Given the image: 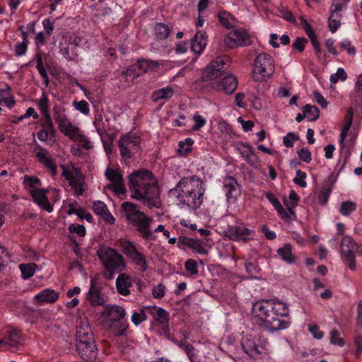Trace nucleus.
I'll return each instance as SVG.
<instances>
[{
	"mask_svg": "<svg viewBox=\"0 0 362 362\" xmlns=\"http://www.w3.org/2000/svg\"><path fill=\"white\" fill-rule=\"evenodd\" d=\"M128 185L132 199L147 204L149 208L157 206L159 189L152 173L144 168L134 171L128 176Z\"/></svg>",
	"mask_w": 362,
	"mask_h": 362,
	"instance_id": "obj_1",
	"label": "nucleus"
},
{
	"mask_svg": "<svg viewBox=\"0 0 362 362\" xmlns=\"http://www.w3.org/2000/svg\"><path fill=\"white\" fill-rule=\"evenodd\" d=\"M197 175L182 177L170 193L176 197L179 204L190 209H198L203 203L205 188Z\"/></svg>",
	"mask_w": 362,
	"mask_h": 362,
	"instance_id": "obj_2",
	"label": "nucleus"
},
{
	"mask_svg": "<svg viewBox=\"0 0 362 362\" xmlns=\"http://www.w3.org/2000/svg\"><path fill=\"white\" fill-rule=\"evenodd\" d=\"M272 309V305L268 303L263 300L256 302L252 306V313L257 319V324L270 332L288 328L290 322L280 320Z\"/></svg>",
	"mask_w": 362,
	"mask_h": 362,
	"instance_id": "obj_3",
	"label": "nucleus"
},
{
	"mask_svg": "<svg viewBox=\"0 0 362 362\" xmlns=\"http://www.w3.org/2000/svg\"><path fill=\"white\" fill-rule=\"evenodd\" d=\"M121 212L129 221L137 228V230L143 238L146 240L153 238V232L150 230L152 219L141 212L137 204L124 202L122 204Z\"/></svg>",
	"mask_w": 362,
	"mask_h": 362,
	"instance_id": "obj_4",
	"label": "nucleus"
},
{
	"mask_svg": "<svg viewBox=\"0 0 362 362\" xmlns=\"http://www.w3.org/2000/svg\"><path fill=\"white\" fill-rule=\"evenodd\" d=\"M97 255L106 269L104 276L107 279H112L115 273L125 269L124 257L112 248L102 246L97 250Z\"/></svg>",
	"mask_w": 362,
	"mask_h": 362,
	"instance_id": "obj_5",
	"label": "nucleus"
},
{
	"mask_svg": "<svg viewBox=\"0 0 362 362\" xmlns=\"http://www.w3.org/2000/svg\"><path fill=\"white\" fill-rule=\"evenodd\" d=\"M274 70L272 57L266 53L259 54L254 62L253 78L257 81L265 80L272 76Z\"/></svg>",
	"mask_w": 362,
	"mask_h": 362,
	"instance_id": "obj_6",
	"label": "nucleus"
},
{
	"mask_svg": "<svg viewBox=\"0 0 362 362\" xmlns=\"http://www.w3.org/2000/svg\"><path fill=\"white\" fill-rule=\"evenodd\" d=\"M117 143L122 158L127 160L133 158L140 149L141 139L136 134L128 133L120 136Z\"/></svg>",
	"mask_w": 362,
	"mask_h": 362,
	"instance_id": "obj_7",
	"label": "nucleus"
},
{
	"mask_svg": "<svg viewBox=\"0 0 362 362\" xmlns=\"http://www.w3.org/2000/svg\"><path fill=\"white\" fill-rule=\"evenodd\" d=\"M230 61L227 57H218L212 61L203 71V81L215 80L222 76L230 66Z\"/></svg>",
	"mask_w": 362,
	"mask_h": 362,
	"instance_id": "obj_8",
	"label": "nucleus"
},
{
	"mask_svg": "<svg viewBox=\"0 0 362 362\" xmlns=\"http://www.w3.org/2000/svg\"><path fill=\"white\" fill-rule=\"evenodd\" d=\"M122 252L139 269L144 272L147 269V262L144 254L139 252L135 245L130 241H123L120 243Z\"/></svg>",
	"mask_w": 362,
	"mask_h": 362,
	"instance_id": "obj_9",
	"label": "nucleus"
},
{
	"mask_svg": "<svg viewBox=\"0 0 362 362\" xmlns=\"http://www.w3.org/2000/svg\"><path fill=\"white\" fill-rule=\"evenodd\" d=\"M340 248L342 258L346 262L349 269L351 270L355 269V252L358 248L357 243L351 237L344 236L341 240Z\"/></svg>",
	"mask_w": 362,
	"mask_h": 362,
	"instance_id": "obj_10",
	"label": "nucleus"
},
{
	"mask_svg": "<svg viewBox=\"0 0 362 362\" xmlns=\"http://www.w3.org/2000/svg\"><path fill=\"white\" fill-rule=\"evenodd\" d=\"M224 44L228 48L246 47L251 45L250 35L245 29L233 30L225 37Z\"/></svg>",
	"mask_w": 362,
	"mask_h": 362,
	"instance_id": "obj_11",
	"label": "nucleus"
},
{
	"mask_svg": "<svg viewBox=\"0 0 362 362\" xmlns=\"http://www.w3.org/2000/svg\"><path fill=\"white\" fill-rule=\"evenodd\" d=\"M34 153L38 161L43 165L52 175H55L57 173V167L49 152L39 144H36Z\"/></svg>",
	"mask_w": 362,
	"mask_h": 362,
	"instance_id": "obj_12",
	"label": "nucleus"
},
{
	"mask_svg": "<svg viewBox=\"0 0 362 362\" xmlns=\"http://www.w3.org/2000/svg\"><path fill=\"white\" fill-rule=\"evenodd\" d=\"M37 105L45 117V121L42 124V129L47 130L51 134H54L55 130L49 112L48 98L45 92L42 93V97L38 100Z\"/></svg>",
	"mask_w": 362,
	"mask_h": 362,
	"instance_id": "obj_13",
	"label": "nucleus"
},
{
	"mask_svg": "<svg viewBox=\"0 0 362 362\" xmlns=\"http://www.w3.org/2000/svg\"><path fill=\"white\" fill-rule=\"evenodd\" d=\"M86 298L93 306L104 305L106 302V297L102 293L101 288L96 285L95 278L90 281V287Z\"/></svg>",
	"mask_w": 362,
	"mask_h": 362,
	"instance_id": "obj_14",
	"label": "nucleus"
},
{
	"mask_svg": "<svg viewBox=\"0 0 362 362\" xmlns=\"http://www.w3.org/2000/svg\"><path fill=\"white\" fill-rule=\"evenodd\" d=\"M76 345H80V344H86L95 343L93 334L89 325L86 322H80V325H76Z\"/></svg>",
	"mask_w": 362,
	"mask_h": 362,
	"instance_id": "obj_15",
	"label": "nucleus"
},
{
	"mask_svg": "<svg viewBox=\"0 0 362 362\" xmlns=\"http://www.w3.org/2000/svg\"><path fill=\"white\" fill-rule=\"evenodd\" d=\"M76 351L81 358L86 362H93L98 356V349L95 343H89L80 345H76Z\"/></svg>",
	"mask_w": 362,
	"mask_h": 362,
	"instance_id": "obj_16",
	"label": "nucleus"
},
{
	"mask_svg": "<svg viewBox=\"0 0 362 362\" xmlns=\"http://www.w3.org/2000/svg\"><path fill=\"white\" fill-rule=\"evenodd\" d=\"M47 189L40 188H30L29 192L32 196L34 202L40 207L43 208L47 212L53 210L52 206L49 204L46 194L48 193Z\"/></svg>",
	"mask_w": 362,
	"mask_h": 362,
	"instance_id": "obj_17",
	"label": "nucleus"
},
{
	"mask_svg": "<svg viewBox=\"0 0 362 362\" xmlns=\"http://www.w3.org/2000/svg\"><path fill=\"white\" fill-rule=\"evenodd\" d=\"M252 231L242 225L231 226L228 228L227 235L232 240H243L246 242L249 240L250 235Z\"/></svg>",
	"mask_w": 362,
	"mask_h": 362,
	"instance_id": "obj_18",
	"label": "nucleus"
},
{
	"mask_svg": "<svg viewBox=\"0 0 362 362\" xmlns=\"http://www.w3.org/2000/svg\"><path fill=\"white\" fill-rule=\"evenodd\" d=\"M212 86L218 90H222L226 94H231L236 89L238 81L233 75H228L226 76L221 82L214 83Z\"/></svg>",
	"mask_w": 362,
	"mask_h": 362,
	"instance_id": "obj_19",
	"label": "nucleus"
},
{
	"mask_svg": "<svg viewBox=\"0 0 362 362\" xmlns=\"http://www.w3.org/2000/svg\"><path fill=\"white\" fill-rule=\"evenodd\" d=\"M21 332L17 329L13 328L8 330L5 337L0 339V344H5L11 348L17 349L21 344Z\"/></svg>",
	"mask_w": 362,
	"mask_h": 362,
	"instance_id": "obj_20",
	"label": "nucleus"
},
{
	"mask_svg": "<svg viewBox=\"0 0 362 362\" xmlns=\"http://www.w3.org/2000/svg\"><path fill=\"white\" fill-rule=\"evenodd\" d=\"M226 195L228 202H233L239 195L238 184L233 177H226L223 181Z\"/></svg>",
	"mask_w": 362,
	"mask_h": 362,
	"instance_id": "obj_21",
	"label": "nucleus"
},
{
	"mask_svg": "<svg viewBox=\"0 0 362 362\" xmlns=\"http://www.w3.org/2000/svg\"><path fill=\"white\" fill-rule=\"evenodd\" d=\"M105 313H106L107 320L111 323L123 321V319L126 315V311L124 308L116 305H107L105 309Z\"/></svg>",
	"mask_w": 362,
	"mask_h": 362,
	"instance_id": "obj_22",
	"label": "nucleus"
},
{
	"mask_svg": "<svg viewBox=\"0 0 362 362\" xmlns=\"http://www.w3.org/2000/svg\"><path fill=\"white\" fill-rule=\"evenodd\" d=\"M93 210L97 215L100 216L105 222L114 224L115 219L109 211L106 204L101 201L93 202Z\"/></svg>",
	"mask_w": 362,
	"mask_h": 362,
	"instance_id": "obj_23",
	"label": "nucleus"
},
{
	"mask_svg": "<svg viewBox=\"0 0 362 362\" xmlns=\"http://www.w3.org/2000/svg\"><path fill=\"white\" fill-rule=\"evenodd\" d=\"M146 310L152 315L153 319L163 327H168L169 322V314L161 308L156 306L146 307Z\"/></svg>",
	"mask_w": 362,
	"mask_h": 362,
	"instance_id": "obj_24",
	"label": "nucleus"
},
{
	"mask_svg": "<svg viewBox=\"0 0 362 362\" xmlns=\"http://www.w3.org/2000/svg\"><path fill=\"white\" fill-rule=\"evenodd\" d=\"M243 351L250 356L257 358L261 354V347L252 338H245L241 344Z\"/></svg>",
	"mask_w": 362,
	"mask_h": 362,
	"instance_id": "obj_25",
	"label": "nucleus"
},
{
	"mask_svg": "<svg viewBox=\"0 0 362 362\" xmlns=\"http://www.w3.org/2000/svg\"><path fill=\"white\" fill-rule=\"evenodd\" d=\"M206 45V33L197 32L191 40V49L193 52L200 54Z\"/></svg>",
	"mask_w": 362,
	"mask_h": 362,
	"instance_id": "obj_26",
	"label": "nucleus"
},
{
	"mask_svg": "<svg viewBox=\"0 0 362 362\" xmlns=\"http://www.w3.org/2000/svg\"><path fill=\"white\" fill-rule=\"evenodd\" d=\"M132 286V281L129 276L124 273H121L116 280V288L118 293L122 296H127L130 293L129 288Z\"/></svg>",
	"mask_w": 362,
	"mask_h": 362,
	"instance_id": "obj_27",
	"label": "nucleus"
},
{
	"mask_svg": "<svg viewBox=\"0 0 362 362\" xmlns=\"http://www.w3.org/2000/svg\"><path fill=\"white\" fill-rule=\"evenodd\" d=\"M34 298L40 304L52 303L58 300L59 293L52 289L47 288L35 296Z\"/></svg>",
	"mask_w": 362,
	"mask_h": 362,
	"instance_id": "obj_28",
	"label": "nucleus"
},
{
	"mask_svg": "<svg viewBox=\"0 0 362 362\" xmlns=\"http://www.w3.org/2000/svg\"><path fill=\"white\" fill-rule=\"evenodd\" d=\"M335 179L334 178L332 175H330L325 183L324 184V187L320 191L318 195V201L320 204L325 205L327 204L328 201V198L331 194L332 190Z\"/></svg>",
	"mask_w": 362,
	"mask_h": 362,
	"instance_id": "obj_29",
	"label": "nucleus"
},
{
	"mask_svg": "<svg viewBox=\"0 0 362 362\" xmlns=\"http://www.w3.org/2000/svg\"><path fill=\"white\" fill-rule=\"evenodd\" d=\"M264 303H268L272 305V310L275 313L276 316L284 317L288 315L289 310L288 305L284 302L275 299L263 300Z\"/></svg>",
	"mask_w": 362,
	"mask_h": 362,
	"instance_id": "obj_30",
	"label": "nucleus"
},
{
	"mask_svg": "<svg viewBox=\"0 0 362 362\" xmlns=\"http://www.w3.org/2000/svg\"><path fill=\"white\" fill-rule=\"evenodd\" d=\"M236 149L249 164L253 165L257 161V156L250 144H241Z\"/></svg>",
	"mask_w": 362,
	"mask_h": 362,
	"instance_id": "obj_31",
	"label": "nucleus"
},
{
	"mask_svg": "<svg viewBox=\"0 0 362 362\" xmlns=\"http://www.w3.org/2000/svg\"><path fill=\"white\" fill-rule=\"evenodd\" d=\"M353 115L354 112L351 107H350L348 110V114L346 117H345L346 123L344 124L342 130L340 134V139H339V143H340V148L341 149H344L345 148L344 141L347 135V132L351 128V126L352 124V119H353Z\"/></svg>",
	"mask_w": 362,
	"mask_h": 362,
	"instance_id": "obj_32",
	"label": "nucleus"
},
{
	"mask_svg": "<svg viewBox=\"0 0 362 362\" xmlns=\"http://www.w3.org/2000/svg\"><path fill=\"white\" fill-rule=\"evenodd\" d=\"M58 127L62 133L71 139H75L79 131L78 128L73 126L68 119L58 123Z\"/></svg>",
	"mask_w": 362,
	"mask_h": 362,
	"instance_id": "obj_33",
	"label": "nucleus"
},
{
	"mask_svg": "<svg viewBox=\"0 0 362 362\" xmlns=\"http://www.w3.org/2000/svg\"><path fill=\"white\" fill-rule=\"evenodd\" d=\"M175 93L174 90L170 87H165L155 90L151 94V99L154 102H158L160 100H169Z\"/></svg>",
	"mask_w": 362,
	"mask_h": 362,
	"instance_id": "obj_34",
	"label": "nucleus"
},
{
	"mask_svg": "<svg viewBox=\"0 0 362 362\" xmlns=\"http://www.w3.org/2000/svg\"><path fill=\"white\" fill-rule=\"evenodd\" d=\"M110 327L114 336L115 337H119L127 335L129 325L126 321L123 320L112 322L111 323Z\"/></svg>",
	"mask_w": 362,
	"mask_h": 362,
	"instance_id": "obj_35",
	"label": "nucleus"
},
{
	"mask_svg": "<svg viewBox=\"0 0 362 362\" xmlns=\"http://www.w3.org/2000/svg\"><path fill=\"white\" fill-rule=\"evenodd\" d=\"M278 255L288 264L295 262V257L292 255L291 244H286L283 247L277 250Z\"/></svg>",
	"mask_w": 362,
	"mask_h": 362,
	"instance_id": "obj_36",
	"label": "nucleus"
},
{
	"mask_svg": "<svg viewBox=\"0 0 362 362\" xmlns=\"http://www.w3.org/2000/svg\"><path fill=\"white\" fill-rule=\"evenodd\" d=\"M105 175L115 185L124 182L123 176L117 169L107 168L105 170Z\"/></svg>",
	"mask_w": 362,
	"mask_h": 362,
	"instance_id": "obj_37",
	"label": "nucleus"
},
{
	"mask_svg": "<svg viewBox=\"0 0 362 362\" xmlns=\"http://www.w3.org/2000/svg\"><path fill=\"white\" fill-rule=\"evenodd\" d=\"M154 32L156 38L159 40H162L166 39L170 35V28L169 27L162 23H156L154 27Z\"/></svg>",
	"mask_w": 362,
	"mask_h": 362,
	"instance_id": "obj_38",
	"label": "nucleus"
},
{
	"mask_svg": "<svg viewBox=\"0 0 362 362\" xmlns=\"http://www.w3.org/2000/svg\"><path fill=\"white\" fill-rule=\"evenodd\" d=\"M69 185L74 189L76 195H82L84 191L83 187L84 180H79V178L72 177L68 180Z\"/></svg>",
	"mask_w": 362,
	"mask_h": 362,
	"instance_id": "obj_39",
	"label": "nucleus"
},
{
	"mask_svg": "<svg viewBox=\"0 0 362 362\" xmlns=\"http://www.w3.org/2000/svg\"><path fill=\"white\" fill-rule=\"evenodd\" d=\"M303 112L306 113V117L310 121L316 120L320 116V110L316 106L306 105L303 107Z\"/></svg>",
	"mask_w": 362,
	"mask_h": 362,
	"instance_id": "obj_40",
	"label": "nucleus"
},
{
	"mask_svg": "<svg viewBox=\"0 0 362 362\" xmlns=\"http://www.w3.org/2000/svg\"><path fill=\"white\" fill-rule=\"evenodd\" d=\"M186 245L194 250L197 251L199 254L206 255L208 251L202 245L199 240L187 239L186 240Z\"/></svg>",
	"mask_w": 362,
	"mask_h": 362,
	"instance_id": "obj_41",
	"label": "nucleus"
},
{
	"mask_svg": "<svg viewBox=\"0 0 362 362\" xmlns=\"http://www.w3.org/2000/svg\"><path fill=\"white\" fill-rule=\"evenodd\" d=\"M37 265L34 263L21 264L20 269L24 279H28L33 276Z\"/></svg>",
	"mask_w": 362,
	"mask_h": 362,
	"instance_id": "obj_42",
	"label": "nucleus"
},
{
	"mask_svg": "<svg viewBox=\"0 0 362 362\" xmlns=\"http://www.w3.org/2000/svg\"><path fill=\"white\" fill-rule=\"evenodd\" d=\"M146 307L141 308L139 311H134L132 313L131 320L134 325H138L146 320Z\"/></svg>",
	"mask_w": 362,
	"mask_h": 362,
	"instance_id": "obj_43",
	"label": "nucleus"
},
{
	"mask_svg": "<svg viewBox=\"0 0 362 362\" xmlns=\"http://www.w3.org/2000/svg\"><path fill=\"white\" fill-rule=\"evenodd\" d=\"M194 141L191 138H187L183 141L179 142V153L181 156H185L187 153L192 151V146Z\"/></svg>",
	"mask_w": 362,
	"mask_h": 362,
	"instance_id": "obj_44",
	"label": "nucleus"
},
{
	"mask_svg": "<svg viewBox=\"0 0 362 362\" xmlns=\"http://www.w3.org/2000/svg\"><path fill=\"white\" fill-rule=\"evenodd\" d=\"M105 135L107 137L103 138L101 140L106 154L110 155L112 152L113 141L115 136L114 134H106Z\"/></svg>",
	"mask_w": 362,
	"mask_h": 362,
	"instance_id": "obj_45",
	"label": "nucleus"
},
{
	"mask_svg": "<svg viewBox=\"0 0 362 362\" xmlns=\"http://www.w3.org/2000/svg\"><path fill=\"white\" fill-rule=\"evenodd\" d=\"M356 204L350 201L341 203L339 211L344 216H349L351 212L356 210Z\"/></svg>",
	"mask_w": 362,
	"mask_h": 362,
	"instance_id": "obj_46",
	"label": "nucleus"
},
{
	"mask_svg": "<svg viewBox=\"0 0 362 362\" xmlns=\"http://www.w3.org/2000/svg\"><path fill=\"white\" fill-rule=\"evenodd\" d=\"M69 235H72L73 233L76 234L79 237H84L86 234V230L84 226L78 224V223H72L69 226Z\"/></svg>",
	"mask_w": 362,
	"mask_h": 362,
	"instance_id": "obj_47",
	"label": "nucleus"
},
{
	"mask_svg": "<svg viewBox=\"0 0 362 362\" xmlns=\"http://www.w3.org/2000/svg\"><path fill=\"white\" fill-rule=\"evenodd\" d=\"M341 16V14H337V16H334V14L330 15L329 18V28L332 33H335L340 26Z\"/></svg>",
	"mask_w": 362,
	"mask_h": 362,
	"instance_id": "obj_48",
	"label": "nucleus"
},
{
	"mask_svg": "<svg viewBox=\"0 0 362 362\" xmlns=\"http://www.w3.org/2000/svg\"><path fill=\"white\" fill-rule=\"evenodd\" d=\"M329 336L330 344L337 345L340 347L344 345V340L340 337V332L338 330L332 329L329 333Z\"/></svg>",
	"mask_w": 362,
	"mask_h": 362,
	"instance_id": "obj_49",
	"label": "nucleus"
},
{
	"mask_svg": "<svg viewBox=\"0 0 362 362\" xmlns=\"http://www.w3.org/2000/svg\"><path fill=\"white\" fill-rule=\"evenodd\" d=\"M218 17L221 24L225 28L230 29L233 25L229 21V18L231 17L230 14L226 11H221L218 14Z\"/></svg>",
	"mask_w": 362,
	"mask_h": 362,
	"instance_id": "obj_50",
	"label": "nucleus"
},
{
	"mask_svg": "<svg viewBox=\"0 0 362 362\" xmlns=\"http://www.w3.org/2000/svg\"><path fill=\"white\" fill-rule=\"evenodd\" d=\"M53 112L54 118L57 124L67 119L64 110L59 105H54Z\"/></svg>",
	"mask_w": 362,
	"mask_h": 362,
	"instance_id": "obj_51",
	"label": "nucleus"
},
{
	"mask_svg": "<svg viewBox=\"0 0 362 362\" xmlns=\"http://www.w3.org/2000/svg\"><path fill=\"white\" fill-rule=\"evenodd\" d=\"M347 78V74L343 68H339L335 74H333L330 76V82L335 84L339 80L344 81Z\"/></svg>",
	"mask_w": 362,
	"mask_h": 362,
	"instance_id": "obj_52",
	"label": "nucleus"
},
{
	"mask_svg": "<svg viewBox=\"0 0 362 362\" xmlns=\"http://www.w3.org/2000/svg\"><path fill=\"white\" fill-rule=\"evenodd\" d=\"M122 75L125 76L126 77L130 76L132 77V78H136L141 76V71L139 70L138 66L135 64L127 68L126 71H123Z\"/></svg>",
	"mask_w": 362,
	"mask_h": 362,
	"instance_id": "obj_53",
	"label": "nucleus"
},
{
	"mask_svg": "<svg viewBox=\"0 0 362 362\" xmlns=\"http://www.w3.org/2000/svg\"><path fill=\"white\" fill-rule=\"evenodd\" d=\"M185 269L191 275H197L199 273L197 262L192 259H189L185 263Z\"/></svg>",
	"mask_w": 362,
	"mask_h": 362,
	"instance_id": "obj_54",
	"label": "nucleus"
},
{
	"mask_svg": "<svg viewBox=\"0 0 362 362\" xmlns=\"http://www.w3.org/2000/svg\"><path fill=\"white\" fill-rule=\"evenodd\" d=\"M35 59L37 62V66L36 68L39 71L40 75L41 77H45L47 74L44 65H43V60L42 57V54L40 52H37L35 57Z\"/></svg>",
	"mask_w": 362,
	"mask_h": 362,
	"instance_id": "obj_55",
	"label": "nucleus"
},
{
	"mask_svg": "<svg viewBox=\"0 0 362 362\" xmlns=\"http://www.w3.org/2000/svg\"><path fill=\"white\" fill-rule=\"evenodd\" d=\"M307 175L305 172H303L300 170H297L296 177L293 179V182L301 187H305L307 186V183L303 180L305 179Z\"/></svg>",
	"mask_w": 362,
	"mask_h": 362,
	"instance_id": "obj_56",
	"label": "nucleus"
},
{
	"mask_svg": "<svg viewBox=\"0 0 362 362\" xmlns=\"http://www.w3.org/2000/svg\"><path fill=\"white\" fill-rule=\"evenodd\" d=\"M194 124L192 127L193 131H199L206 124V120L199 114L196 113L193 116Z\"/></svg>",
	"mask_w": 362,
	"mask_h": 362,
	"instance_id": "obj_57",
	"label": "nucleus"
},
{
	"mask_svg": "<svg viewBox=\"0 0 362 362\" xmlns=\"http://www.w3.org/2000/svg\"><path fill=\"white\" fill-rule=\"evenodd\" d=\"M73 104L74 107L83 114L88 115L89 113V105L86 100L74 101Z\"/></svg>",
	"mask_w": 362,
	"mask_h": 362,
	"instance_id": "obj_58",
	"label": "nucleus"
},
{
	"mask_svg": "<svg viewBox=\"0 0 362 362\" xmlns=\"http://www.w3.org/2000/svg\"><path fill=\"white\" fill-rule=\"evenodd\" d=\"M299 137L298 135L295 134L293 132H288L286 136H285L283 139L284 145L286 147L291 148L293 146V141H298Z\"/></svg>",
	"mask_w": 362,
	"mask_h": 362,
	"instance_id": "obj_59",
	"label": "nucleus"
},
{
	"mask_svg": "<svg viewBox=\"0 0 362 362\" xmlns=\"http://www.w3.org/2000/svg\"><path fill=\"white\" fill-rule=\"evenodd\" d=\"M308 330L315 339H321L324 336V332L320 329V327L317 325H309Z\"/></svg>",
	"mask_w": 362,
	"mask_h": 362,
	"instance_id": "obj_60",
	"label": "nucleus"
},
{
	"mask_svg": "<svg viewBox=\"0 0 362 362\" xmlns=\"http://www.w3.org/2000/svg\"><path fill=\"white\" fill-rule=\"evenodd\" d=\"M308 43V40L304 37H297L292 46L294 49L302 52L305 49V45Z\"/></svg>",
	"mask_w": 362,
	"mask_h": 362,
	"instance_id": "obj_61",
	"label": "nucleus"
},
{
	"mask_svg": "<svg viewBox=\"0 0 362 362\" xmlns=\"http://www.w3.org/2000/svg\"><path fill=\"white\" fill-rule=\"evenodd\" d=\"M74 139L78 140L80 143H81L82 146L86 149H90L93 147L90 141L87 139V137L78 132Z\"/></svg>",
	"mask_w": 362,
	"mask_h": 362,
	"instance_id": "obj_62",
	"label": "nucleus"
},
{
	"mask_svg": "<svg viewBox=\"0 0 362 362\" xmlns=\"http://www.w3.org/2000/svg\"><path fill=\"white\" fill-rule=\"evenodd\" d=\"M298 155L301 160L307 163H310L311 160V153L307 148H302L300 150L298 151Z\"/></svg>",
	"mask_w": 362,
	"mask_h": 362,
	"instance_id": "obj_63",
	"label": "nucleus"
},
{
	"mask_svg": "<svg viewBox=\"0 0 362 362\" xmlns=\"http://www.w3.org/2000/svg\"><path fill=\"white\" fill-rule=\"evenodd\" d=\"M281 216L285 221H291L292 220L296 219V218L293 217V216L289 213V211L285 209L281 205L279 208L276 209Z\"/></svg>",
	"mask_w": 362,
	"mask_h": 362,
	"instance_id": "obj_64",
	"label": "nucleus"
}]
</instances>
